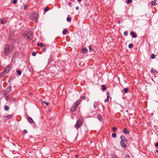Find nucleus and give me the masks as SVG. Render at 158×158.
Instances as JSON below:
<instances>
[{"label": "nucleus", "instance_id": "f257e3e1", "mask_svg": "<svg viewBox=\"0 0 158 158\" xmlns=\"http://www.w3.org/2000/svg\"><path fill=\"white\" fill-rule=\"evenodd\" d=\"M12 50L10 48V45L7 44L5 45L4 47L3 53L5 56H8L11 52Z\"/></svg>", "mask_w": 158, "mask_h": 158}, {"label": "nucleus", "instance_id": "f03ea898", "mask_svg": "<svg viewBox=\"0 0 158 158\" xmlns=\"http://www.w3.org/2000/svg\"><path fill=\"white\" fill-rule=\"evenodd\" d=\"M81 102V100H78L76 101L73 104L71 107L70 111L71 112H73L75 111L77 107L78 106Z\"/></svg>", "mask_w": 158, "mask_h": 158}, {"label": "nucleus", "instance_id": "7ed1b4c3", "mask_svg": "<svg viewBox=\"0 0 158 158\" xmlns=\"http://www.w3.org/2000/svg\"><path fill=\"white\" fill-rule=\"evenodd\" d=\"M83 122V120L82 119H79L77 120L76 123L75 125V127L76 129L78 130L82 126Z\"/></svg>", "mask_w": 158, "mask_h": 158}, {"label": "nucleus", "instance_id": "20e7f679", "mask_svg": "<svg viewBox=\"0 0 158 158\" xmlns=\"http://www.w3.org/2000/svg\"><path fill=\"white\" fill-rule=\"evenodd\" d=\"M12 66L11 64H9L6 68L5 69L6 70L7 73H8L11 69Z\"/></svg>", "mask_w": 158, "mask_h": 158}, {"label": "nucleus", "instance_id": "39448f33", "mask_svg": "<svg viewBox=\"0 0 158 158\" xmlns=\"http://www.w3.org/2000/svg\"><path fill=\"white\" fill-rule=\"evenodd\" d=\"M120 139H121V141H122L123 142H127V140L123 135H121L120 137Z\"/></svg>", "mask_w": 158, "mask_h": 158}, {"label": "nucleus", "instance_id": "423d86ee", "mask_svg": "<svg viewBox=\"0 0 158 158\" xmlns=\"http://www.w3.org/2000/svg\"><path fill=\"white\" fill-rule=\"evenodd\" d=\"M126 142H123L122 141H120V145L122 148H125L126 147Z\"/></svg>", "mask_w": 158, "mask_h": 158}, {"label": "nucleus", "instance_id": "0eeeda50", "mask_svg": "<svg viewBox=\"0 0 158 158\" xmlns=\"http://www.w3.org/2000/svg\"><path fill=\"white\" fill-rule=\"evenodd\" d=\"M28 34L27 33V35L26 36V39L28 40H29L30 39H31L33 37V36H32V34L31 33L30 35H28Z\"/></svg>", "mask_w": 158, "mask_h": 158}, {"label": "nucleus", "instance_id": "6e6552de", "mask_svg": "<svg viewBox=\"0 0 158 158\" xmlns=\"http://www.w3.org/2000/svg\"><path fill=\"white\" fill-rule=\"evenodd\" d=\"M130 34L131 35L132 37L133 38H135L137 37V35L133 31H131Z\"/></svg>", "mask_w": 158, "mask_h": 158}, {"label": "nucleus", "instance_id": "1a4fd4ad", "mask_svg": "<svg viewBox=\"0 0 158 158\" xmlns=\"http://www.w3.org/2000/svg\"><path fill=\"white\" fill-rule=\"evenodd\" d=\"M27 120L29 123H34V121L33 120L32 118L30 117H28L27 118Z\"/></svg>", "mask_w": 158, "mask_h": 158}, {"label": "nucleus", "instance_id": "9d476101", "mask_svg": "<svg viewBox=\"0 0 158 158\" xmlns=\"http://www.w3.org/2000/svg\"><path fill=\"white\" fill-rule=\"evenodd\" d=\"M12 115L11 114H9L7 115V116H3V118H7L8 119H9L11 118L12 117Z\"/></svg>", "mask_w": 158, "mask_h": 158}, {"label": "nucleus", "instance_id": "9b49d317", "mask_svg": "<svg viewBox=\"0 0 158 158\" xmlns=\"http://www.w3.org/2000/svg\"><path fill=\"white\" fill-rule=\"evenodd\" d=\"M88 51L87 49L86 48H83L82 49V52L84 54L85 53Z\"/></svg>", "mask_w": 158, "mask_h": 158}, {"label": "nucleus", "instance_id": "f8f14e48", "mask_svg": "<svg viewBox=\"0 0 158 158\" xmlns=\"http://www.w3.org/2000/svg\"><path fill=\"white\" fill-rule=\"evenodd\" d=\"M123 132L125 134H129L130 133V131H128L127 129L126 128L124 129L123 131Z\"/></svg>", "mask_w": 158, "mask_h": 158}, {"label": "nucleus", "instance_id": "ddd939ff", "mask_svg": "<svg viewBox=\"0 0 158 158\" xmlns=\"http://www.w3.org/2000/svg\"><path fill=\"white\" fill-rule=\"evenodd\" d=\"M99 120L100 121H101L102 119V116L100 114H98L97 116Z\"/></svg>", "mask_w": 158, "mask_h": 158}, {"label": "nucleus", "instance_id": "4468645a", "mask_svg": "<svg viewBox=\"0 0 158 158\" xmlns=\"http://www.w3.org/2000/svg\"><path fill=\"white\" fill-rule=\"evenodd\" d=\"M156 1L155 0L154 1H152L151 2V3L152 5V6H155L156 5Z\"/></svg>", "mask_w": 158, "mask_h": 158}, {"label": "nucleus", "instance_id": "2eb2a0df", "mask_svg": "<svg viewBox=\"0 0 158 158\" xmlns=\"http://www.w3.org/2000/svg\"><path fill=\"white\" fill-rule=\"evenodd\" d=\"M102 90L104 91L106 89V87H105V85H102Z\"/></svg>", "mask_w": 158, "mask_h": 158}, {"label": "nucleus", "instance_id": "dca6fc26", "mask_svg": "<svg viewBox=\"0 0 158 158\" xmlns=\"http://www.w3.org/2000/svg\"><path fill=\"white\" fill-rule=\"evenodd\" d=\"M4 109L5 110H9V108L7 106L5 105L4 107Z\"/></svg>", "mask_w": 158, "mask_h": 158}, {"label": "nucleus", "instance_id": "f3484780", "mask_svg": "<svg viewBox=\"0 0 158 158\" xmlns=\"http://www.w3.org/2000/svg\"><path fill=\"white\" fill-rule=\"evenodd\" d=\"M67 30L66 29H64L63 31H62V34L64 35H66V32H67Z\"/></svg>", "mask_w": 158, "mask_h": 158}, {"label": "nucleus", "instance_id": "a211bd4d", "mask_svg": "<svg viewBox=\"0 0 158 158\" xmlns=\"http://www.w3.org/2000/svg\"><path fill=\"white\" fill-rule=\"evenodd\" d=\"M98 105V103L97 102H95L94 105V107L95 109L97 108Z\"/></svg>", "mask_w": 158, "mask_h": 158}, {"label": "nucleus", "instance_id": "6ab92c4d", "mask_svg": "<svg viewBox=\"0 0 158 158\" xmlns=\"http://www.w3.org/2000/svg\"><path fill=\"white\" fill-rule=\"evenodd\" d=\"M128 88H125L124 89V93L125 94L127 93H128Z\"/></svg>", "mask_w": 158, "mask_h": 158}, {"label": "nucleus", "instance_id": "aec40b11", "mask_svg": "<svg viewBox=\"0 0 158 158\" xmlns=\"http://www.w3.org/2000/svg\"><path fill=\"white\" fill-rule=\"evenodd\" d=\"M17 73L19 75H20L22 73L21 71L20 70H18L16 71Z\"/></svg>", "mask_w": 158, "mask_h": 158}, {"label": "nucleus", "instance_id": "412c9836", "mask_svg": "<svg viewBox=\"0 0 158 158\" xmlns=\"http://www.w3.org/2000/svg\"><path fill=\"white\" fill-rule=\"evenodd\" d=\"M49 8L48 7H46L44 9V10L46 12L49 10Z\"/></svg>", "mask_w": 158, "mask_h": 158}, {"label": "nucleus", "instance_id": "4be33fe9", "mask_svg": "<svg viewBox=\"0 0 158 158\" xmlns=\"http://www.w3.org/2000/svg\"><path fill=\"white\" fill-rule=\"evenodd\" d=\"M107 98L109 99V98L110 97V93L109 92H108L107 93Z\"/></svg>", "mask_w": 158, "mask_h": 158}, {"label": "nucleus", "instance_id": "5701e85b", "mask_svg": "<svg viewBox=\"0 0 158 158\" xmlns=\"http://www.w3.org/2000/svg\"><path fill=\"white\" fill-rule=\"evenodd\" d=\"M111 158H118L117 156L115 154H113L111 155Z\"/></svg>", "mask_w": 158, "mask_h": 158}, {"label": "nucleus", "instance_id": "b1692460", "mask_svg": "<svg viewBox=\"0 0 158 158\" xmlns=\"http://www.w3.org/2000/svg\"><path fill=\"white\" fill-rule=\"evenodd\" d=\"M151 72L152 73H156L157 72V71L156 70H153V68H152Z\"/></svg>", "mask_w": 158, "mask_h": 158}, {"label": "nucleus", "instance_id": "393cba45", "mask_svg": "<svg viewBox=\"0 0 158 158\" xmlns=\"http://www.w3.org/2000/svg\"><path fill=\"white\" fill-rule=\"evenodd\" d=\"M133 46V44H130L128 45V47L130 48H131Z\"/></svg>", "mask_w": 158, "mask_h": 158}, {"label": "nucleus", "instance_id": "a878e982", "mask_svg": "<svg viewBox=\"0 0 158 158\" xmlns=\"http://www.w3.org/2000/svg\"><path fill=\"white\" fill-rule=\"evenodd\" d=\"M155 58V55L153 54H152L151 56V58L152 59H154Z\"/></svg>", "mask_w": 158, "mask_h": 158}, {"label": "nucleus", "instance_id": "bb28decb", "mask_svg": "<svg viewBox=\"0 0 158 158\" xmlns=\"http://www.w3.org/2000/svg\"><path fill=\"white\" fill-rule=\"evenodd\" d=\"M5 75V73H3V72L1 73H0V77H2Z\"/></svg>", "mask_w": 158, "mask_h": 158}, {"label": "nucleus", "instance_id": "cd10ccee", "mask_svg": "<svg viewBox=\"0 0 158 158\" xmlns=\"http://www.w3.org/2000/svg\"><path fill=\"white\" fill-rule=\"evenodd\" d=\"M71 20V18L70 17H67V21L68 22L70 21Z\"/></svg>", "mask_w": 158, "mask_h": 158}, {"label": "nucleus", "instance_id": "c85d7f7f", "mask_svg": "<svg viewBox=\"0 0 158 158\" xmlns=\"http://www.w3.org/2000/svg\"><path fill=\"white\" fill-rule=\"evenodd\" d=\"M112 136L113 138H115L116 136V134L115 133H113L112 134Z\"/></svg>", "mask_w": 158, "mask_h": 158}, {"label": "nucleus", "instance_id": "c756f323", "mask_svg": "<svg viewBox=\"0 0 158 158\" xmlns=\"http://www.w3.org/2000/svg\"><path fill=\"white\" fill-rule=\"evenodd\" d=\"M124 35L125 36L128 35V32L127 31H125L124 32Z\"/></svg>", "mask_w": 158, "mask_h": 158}, {"label": "nucleus", "instance_id": "7c9ffc66", "mask_svg": "<svg viewBox=\"0 0 158 158\" xmlns=\"http://www.w3.org/2000/svg\"><path fill=\"white\" fill-rule=\"evenodd\" d=\"M38 46L39 47H41L43 46V44L42 43H38Z\"/></svg>", "mask_w": 158, "mask_h": 158}, {"label": "nucleus", "instance_id": "2f4dec72", "mask_svg": "<svg viewBox=\"0 0 158 158\" xmlns=\"http://www.w3.org/2000/svg\"><path fill=\"white\" fill-rule=\"evenodd\" d=\"M36 55V52H32V55L33 56H35Z\"/></svg>", "mask_w": 158, "mask_h": 158}, {"label": "nucleus", "instance_id": "473e14b6", "mask_svg": "<svg viewBox=\"0 0 158 158\" xmlns=\"http://www.w3.org/2000/svg\"><path fill=\"white\" fill-rule=\"evenodd\" d=\"M4 19H3L1 21V24H4Z\"/></svg>", "mask_w": 158, "mask_h": 158}, {"label": "nucleus", "instance_id": "72a5a7b5", "mask_svg": "<svg viewBox=\"0 0 158 158\" xmlns=\"http://www.w3.org/2000/svg\"><path fill=\"white\" fill-rule=\"evenodd\" d=\"M132 2V0H128L127 1V4H129L131 2Z\"/></svg>", "mask_w": 158, "mask_h": 158}, {"label": "nucleus", "instance_id": "f704fd0d", "mask_svg": "<svg viewBox=\"0 0 158 158\" xmlns=\"http://www.w3.org/2000/svg\"><path fill=\"white\" fill-rule=\"evenodd\" d=\"M81 98H82L83 100H85L86 99V97L85 96H81Z\"/></svg>", "mask_w": 158, "mask_h": 158}, {"label": "nucleus", "instance_id": "c9c22d12", "mask_svg": "<svg viewBox=\"0 0 158 158\" xmlns=\"http://www.w3.org/2000/svg\"><path fill=\"white\" fill-rule=\"evenodd\" d=\"M116 129H117V128L115 127H114L112 128L113 131L114 132H115Z\"/></svg>", "mask_w": 158, "mask_h": 158}, {"label": "nucleus", "instance_id": "e433bc0d", "mask_svg": "<svg viewBox=\"0 0 158 158\" xmlns=\"http://www.w3.org/2000/svg\"><path fill=\"white\" fill-rule=\"evenodd\" d=\"M89 49L90 50H92V51H94V49H93L91 46H89Z\"/></svg>", "mask_w": 158, "mask_h": 158}, {"label": "nucleus", "instance_id": "4c0bfd02", "mask_svg": "<svg viewBox=\"0 0 158 158\" xmlns=\"http://www.w3.org/2000/svg\"><path fill=\"white\" fill-rule=\"evenodd\" d=\"M17 2V0H14L13 1V3L14 4H15Z\"/></svg>", "mask_w": 158, "mask_h": 158}, {"label": "nucleus", "instance_id": "58836bf2", "mask_svg": "<svg viewBox=\"0 0 158 158\" xmlns=\"http://www.w3.org/2000/svg\"><path fill=\"white\" fill-rule=\"evenodd\" d=\"M44 102L45 103V104L47 106H48V104H49V103L48 102Z\"/></svg>", "mask_w": 158, "mask_h": 158}, {"label": "nucleus", "instance_id": "ea45409f", "mask_svg": "<svg viewBox=\"0 0 158 158\" xmlns=\"http://www.w3.org/2000/svg\"><path fill=\"white\" fill-rule=\"evenodd\" d=\"M109 101V99L106 98L105 100H104V102H107Z\"/></svg>", "mask_w": 158, "mask_h": 158}, {"label": "nucleus", "instance_id": "a19ab883", "mask_svg": "<svg viewBox=\"0 0 158 158\" xmlns=\"http://www.w3.org/2000/svg\"><path fill=\"white\" fill-rule=\"evenodd\" d=\"M23 132L24 133H27V131L26 130H24L23 131Z\"/></svg>", "mask_w": 158, "mask_h": 158}, {"label": "nucleus", "instance_id": "79ce46f5", "mask_svg": "<svg viewBox=\"0 0 158 158\" xmlns=\"http://www.w3.org/2000/svg\"><path fill=\"white\" fill-rule=\"evenodd\" d=\"M27 5H25L24 6V9H26L27 8Z\"/></svg>", "mask_w": 158, "mask_h": 158}, {"label": "nucleus", "instance_id": "37998d69", "mask_svg": "<svg viewBox=\"0 0 158 158\" xmlns=\"http://www.w3.org/2000/svg\"><path fill=\"white\" fill-rule=\"evenodd\" d=\"M125 158H129V155H125Z\"/></svg>", "mask_w": 158, "mask_h": 158}, {"label": "nucleus", "instance_id": "c03bdc74", "mask_svg": "<svg viewBox=\"0 0 158 158\" xmlns=\"http://www.w3.org/2000/svg\"><path fill=\"white\" fill-rule=\"evenodd\" d=\"M155 147L156 148L158 147V142H157L155 145Z\"/></svg>", "mask_w": 158, "mask_h": 158}, {"label": "nucleus", "instance_id": "a18cd8bd", "mask_svg": "<svg viewBox=\"0 0 158 158\" xmlns=\"http://www.w3.org/2000/svg\"><path fill=\"white\" fill-rule=\"evenodd\" d=\"M3 73H4L5 74L6 73H7V72L6 70L5 69L4 70V71L2 72Z\"/></svg>", "mask_w": 158, "mask_h": 158}, {"label": "nucleus", "instance_id": "49530a36", "mask_svg": "<svg viewBox=\"0 0 158 158\" xmlns=\"http://www.w3.org/2000/svg\"><path fill=\"white\" fill-rule=\"evenodd\" d=\"M18 54V53H15L13 55V56L15 57L16 54Z\"/></svg>", "mask_w": 158, "mask_h": 158}, {"label": "nucleus", "instance_id": "de8ad7c7", "mask_svg": "<svg viewBox=\"0 0 158 158\" xmlns=\"http://www.w3.org/2000/svg\"><path fill=\"white\" fill-rule=\"evenodd\" d=\"M76 9L77 10H79V7L78 6H77V7H76Z\"/></svg>", "mask_w": 158, "mask_h": 158}, {"label": "nucleus", "instance_id": "09e8293b", "mask_svg": "<svg viewBox=\"0 0 158 158\" xmlns=\"http://www.w3.org/2000/svg\"><path fill=\"white\" fill-rule=\"evenodd\" d=\"M39 17V16L38 15H37L36 16L35 20H36L38 19V18Z\"/></svg>", "mask_w": 158, "mask_h": 158}, {"label": "nucleus", "instance_id": "8fccbe9b", "mask_svg": "<svg viewBox=\"0 0 158 158\" xmlns=\"http://www.w3.org/2000/svg\"><path fill=\"white\" fill-rule=\"evenodd\" d=\"M71 4V2H69V6H70Z\"/></svg>", "mask_w": 158, "mask_h": 158}, {"label": "nucleus", "instance_id": "3c124183", "mask_svg": "<svg viewBox=\"0 0 158 158\" xmlns=\"http://www.w3.org/2000/svg\"><path fill=\"white\" fill-rule=\"evenodd\" d=\"M42 50H43V51H45V50H46V49H45V48H43V49H42Z\"/></svg>", "mask_w": 158, "mask_h": 158}, {"label": "nucleus", "instance_id": "603ef678", "mask_svg": "<svg viewBox=\"0 0 158 158\" xmlns=\"http://www.w3.org/2000/svg\"><path fill=\"white\" fill-rule=\"evenodd\" d=\"M10 78L8 80V81L9 82H10Z\"/></svg>", "mask_w": 158, "mask_h": 158}, {"label": "nucleus", "instance_id": "864d4df0", "mask_svg": "<svg viewBox=\"0 0 158 158\" xmlns=\"http://www.w3.org/2000/svg\"><path fill=\"white\" fill-rule=\"evenodd\" d=\"M78 156V155H76V156L75 158H77Z\"/></svg>", "mask_w": 158, "mask_h": 158}, {"label": "nucleus", "instance_id": "5fc2aeb1", "mask_svg": "<svg viewBox=\"0 0 158 158\" xmlns=\"http://www.w3.org/2000/svg\"><path fill=\"white\" fill-rule=\"evenodd\" d=\"M78 2H80L81 1V0H77Z\"/></svg>", "mask_w": 158, "mask_h": 158}, {"label": "nucleus", "instance_id": "6e6d98bb", "mask_svg": "<svg viewBox=\"0 0 158 158\" xmlns=\"http://www.w3.org/2000/svg\"><path fill=\"white\" fill-rule=\"evenodd\" d=\"M156 152H157L158 153V150H156Z\"/></svg>", "mask_w": 158, "mask_h": 158}, {"label": "nucleus", "instance_id": "4d7b16f0", "mask_svg": "<svg viewBox=\"0 0 158 158\" xmlns=\"http://www.w3.org/2000/svg\"><path fill=\"white\" fill-rule=\"evenodd\" d=\"M118 23H120V21H118Z\"/></svg>", "mask_w": 158, "mask_h": 158}]
</instances>
